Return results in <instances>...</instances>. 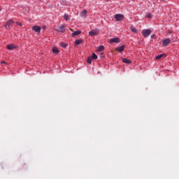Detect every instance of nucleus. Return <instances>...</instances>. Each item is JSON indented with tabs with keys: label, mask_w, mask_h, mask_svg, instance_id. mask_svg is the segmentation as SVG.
I'll use <instances>...</instances> for the list:
<instances>
[{
	"label": "nucleus",
	"mask_w": 179,
	"mask_h": 179,
	"mask_svg": "<svg viewBox=\"0 0 179 179\" xmlns=\"http://www.w3.org/2000/svg\"><path fill=\"white\" fill-rule=\"evenodd\" d=\"M16 23L18 26H22V22H17Z\"/></svg>",
	"instance_id": "nucleus-24"
},
{
	"label": "nucleus",
	"mask_w": 179,
	"mask_h": 179,
	"mask_svg": "<svg viewBox=\"0 0 179 179\" xmlns=\"http://www.w3.org/2000/svg\"><path fill=\"white\" fill-rule=\"evenodd\" d=\"M80 33H82V31H76L72 34V36L73 37H75V36H78Z\"/></svg>",
	"instance_id": "nucleus-12"
},
{
	"label": "nucleus",
	"mask_w": 179,
	"mask_h": 179,
	"mask_svg": "<svg viewBox=\"0 0 179 179\" xmlns=\"http://www.w3.org/2000/svg\"><path fill=\"white\" fill-rule=\"evenodd\" d=\"M82 43V40H76L75 44L76 45H79Z\"/></svg>",
	"instance_id": "nucleus-16"
},
{
	"label": "nucleus",
	"mask_w": 179,
	"mask_h": 179,
	"mask_svg": "<svg viewBox=\"0 0 179 179\" xmlns=\"http://www.w3.org/2000/svg\"><path fill=\"white\" fill-rule=\"evenodd\" d=\"M1 64H6V62L5 61H2Z\"/></svg>",
	"instance_id": "nucleus-25"
},
{
	"label": "nucleus",
	"mask_w": 179,
	"mask_h": 179,
	"mask_svg": "<svg viewBox=\"0 0 179 179\" xmlns=\"http://www.w3.org/2000/svg\"><path fill=\"white\" fill-rule=\"evenodd\" d=\"M146 17L148 19H152V13H147Z\"/></svg>",
	"instance_id": "nucleus-17"
},
{
	"label": "nucleus",
	"mask_w": 179,
	"mask_h": 179,
	"mask_svg": "<svg viewBox=\"0 0 179 179\" xmlns=\"http://www.w3.org/2000/svg\"><path fill=\"white\" fill-rule=\"evenodd\" d=\"M110 43H116V44H118L120 43V38H111L109 41Z\"/></svg>",
	"instance_id": "nucleus-9"
},
{
	"label": "nucleus",
	"mask_w": 179,
	"mask_h": 179,
	"mask_svg": "<svg viewBox=\"0 0 179 179\" xmlns=\"http://www.w3.org/2000/svg\"><path fill=\"white\" fill-rule=\"evenodd\" d=\"M92 57H88L87 58V62L88 63V64H92Z\"/></svg>",
	"instance_id": "nucleus-21"
},
{
	"label": "nucleus",
	"mask_w": 179,
	"mask_h": 179,
	"mask_svg": "<svg viewBox=\"0 0 179 179\" xmlns=\"http://www.w3.org/2000/svg\"><path fill=\"white\" fill-rule=\"evenodd\" d=\"M57 31H59L60 33H64L65 32V25L62 24L59 26V28L56 29Z\"/></svg>",
	"instance_id": "nucleus-6"
},
{
	"label": "nucleus",
	"mask_w": 179,
	"mask_h": 179,
	"mask_svg": "<svg viewBox=\"0 0 179 179\" xmlns=\"http://www.w3.org/2000/svg\"><path fill=\"white\" fill-rule=\"evenodd\" d=\"M52 52H54V54H58V52H59V50L57 48H53Z\"/></svg>",
	"instance_id": "nucleus-13"
},
{
	"label": "nucleus",
	"mask_w": 179,
	"mask_h": 179,
	"mask_svg": "<svg viewBox=\"0 0 179 179\" xmlns=\"http://www.w3.org/2000/svg\"><path fill=\"white\" fill-rule=\"evenodd\" d=\"M130 29H131V31H133V33H138V29H136L135 27H131Z\"/></svg>",
	"instance_id": "nucleus-14"
},
{
	"label": "nucleus",
	"mask_w": 179,
	"mask_h": 179,
	"mask_svg": "<svg viewBox=\"0 0 179 179\" xmlns=\"http://www.w3.org/2000/svg\"><path fill=\"white\" fill-rule=\"evenodd\" d=\"M98 50L99 51H104V46H103V45L99 46L98 48Z\"/></svg>",
	"instance_id": "nucleus-20"
},
{
	"label": "nucleus",
	"mask_w": 179,
	"mask_h": 179,
	"mask_svg": "<svg viewBox=\"0 0 179 179\" xmlns=\"http://www.w3.org/2000/svg\"><path fill=\"white\" fill-rule=\"evenodd\" d=\"M86 13H87V11L86 10H83V12L81 13V15H82L83 16H85V15H86Z\"/></svg>",
	"instance_id": "nucleus-23"
},
{
	"label": "nucleus",
	"mask_w": 179,
	"mask_h": 179,
	"mask_svg": "<svg viewBox=\"0 0 179 179\" xmlns=\"http://www.w3.org/2000/svg\"><path fill=\"white\" fill-rule=\"evenodd\" d=\"M7 48L10 50H15V48H17V45L15 44H9L7 45Z\"/></svg>",
	"instance_id": "nucleus-8"
},
{
	"label": "nucleus",
	"mask_w": 179,
	"mask_h": 179,
	"mask_svg": "<svg viewBox=\"0 0 179 179\" xmlns=\"http://www.w3.org/2000/svg\"><path fill=\"white\" fill-rule=\"evenodd\" d=\"M122 62H124V64H131V62H132L129 59L124 58V57L122 58Z\"/></svg>",
	"instance_id": "nucleus-11"
},
{
	"label": "nucleus",
	"mask_w": 179,
	"mask_h": 179,
	"mask_svg": "<svg viewBox=\"0 0 179 179\" xmlns=\"http://www.w3.org/2000/svg\"><path fill=\"white\" fill-rule=\"evenodd\" d=\"M151 37H153V36H152Z\"/></svg>",
	"instance_id": "nucleus-26"
},
{
	"label": "nucleus",
	"mask_w": 179,
	"mask_h": 179,
	"mask_svg": "<svg viewBox=\"0 0 179 179\" xmlns=\"http://www.w3.org/2000/svg\"><path fill=\"white\" fill-rule=\"evenodd\" d=\"M142 34H143V37H149V36H150V34H152V30L144 29L142 31Z\"/></svg>",
	"instance_id": "nucleus-1"
},
{
	"label": "nucleus",
	"mask_w": 179,
	"mask_h": 179,
	"mask_svg": "<svg viewBox=\"0 0 179 179\" xmlns=\"http://www.w3.org/2000/svg\"><path fill=\"white\" fill-rule=\"evenodd\" d=\"M151 37H153V36H152Z\"/></svg>",
	"instance_id": "nucleus-27"
},
{
	"label": "nucleus",
	"mask_w": 179,
	"mask_h": 179,
	"mask_svg": "<svg viewBox=\"0 0 179 179\" xmlns=\"http://www.w3.org/2000/svg\"><path fill=\"white\" fill-rule=\"evenodd\" d=\"M13 23H15V22H13V20H8L5 24V27L6 29V30H9L10 29V26H12V24H13Z\"/></svg>",
	"instance_id": "nucleus-3"
},
{
	"label": "nucleus",
	"mask_w": 179,
	"mask_h": 179,
	"mask_svg": "<svg viewBox=\"0 0 179 179\" xmlns=\"http://www.w3.org/2000/svg\"><path fill=\"white\" fill-rule=\"evenodd\" d=\"M164 54L157 55V56L155 57V59H160V58H162V57H164Z\"/></svg>",
	"instance_id": "nucleus-18"
},
{
	"label": "nucleus",
	"mask_w": 179,
	"mask_h": 179,
	"mask_svg": "<svg viewBox=\"0 0 179 179\" xmlns=\"http://www.w3.org/2000/svg\"><path fill=\"white\" fill-rule=\"evenodd\" d=\"M60 45H61V47H62L63 48H66V46H67L68 45H66V43H62Z\"/></svg>",
	"instance_id": "nucleus-22"
},
{
	"label": "nucleus",
	"mask_w": 179,
	"mask_h": 179,
	"mask_svg": "<svg viewBox=\"0 0 179 179\" xmlns=\"http://www.w3.org/2000/svg\"><path fill=\"white\" fill-rule=\"evenodd\" d=\"M64 19H65V20H69V15L64 14Z\"/></svg>",
	"instance_id": "nucleus-19"
},
{
	"label": "nucleus",
	"mask_w": 179,
	"mask_h": 179,
	"mask_svg": "<svg viewBox=\"0 0 179 179\" xmlns=\"http://www.w3.org/2000/svg\"><path fill=\"white\" fill-rule=\"evenodd\" d=\"M170 43H171V40H170V38H166L165 40H163L162 46L167 47V45H169V44H170Z\"/></svg>",
	"instance_id": "nucleus-5"
},
{
	"label": "nucleus",
	"mask_w": 179,
	"mask_h": 179,
	"mask_svg": "<svg viewBox=\"0 0 179 179\" xmlns=\"http://www.w3.org/2000/svg\"><path fill=\"white\" fill-rule=\"evenodd\" d=\"M115 19L116 20V22H121V20H124V15L116 14L115 15Z\"/></svg>",
	"instance_id": "nucleus-2"
},
{
	"label": "nucleus",
	"mask_w": 179,
	"mask_h": 179,
	"mask_svg": "<svg viewBox=\"0 0 179 179\" xmlns=\"http://www.w3.org/2000/svg\"><path fill=\"white\" fill-rule=\"evenodd\" d=\"M32 30L36 33H40V31H41V27L39 26H34L32 27Z\"/></svg>",
	"instance_id": "nucleus-7"
},
{
	"label": "nucleus",
	"mask_w": 179,
	"mask_h": 179,
	"mask_svg": "<svg viewBox=\"0 0 179 179\" xmlns=\"http://www.w3.org/2000/svg\"><path fill=\"white\" fill-rule=\"evenodd\" d=\"M125 50V45H122L120 47H118L116 48V50L118 51L119 52H122Z\"/></svg>",
	"instance_id": "nucleus-10"
},
{
	"label": "nucleus",
	"mask_w": 179,
	"mask_h": 179,
	"mask_svg": "<svg viewBox=\"0 0 179 179\" xmlns=\"http://www.w3.org/2000/svg\"><path fill=\"white\" fill-rule=\"evenodd\" d=\"M91 58L92 59H97V58H98L97 55H96V53H93L92 56H91Z\"/></svg>",
	"instance_id": "nucleus-15"
},
{
	"label": "nucleus",
	"mask_w": 179,
	"mask_h": 179,
	"mask_svg": "<svg viewBox=\"0 0 179 179\" xmlns=\"http://www.w3.org/2000/svg\"><path fill=\"white\" fill-rule=\"evenodd\" d=\"M99 31L97 29H93L89 32V35L91 36V37H93V36H97V34H99Z\"/></svg>",
	"instance_id": "nucleus-4"
}]
</instances>
